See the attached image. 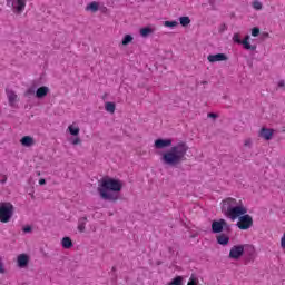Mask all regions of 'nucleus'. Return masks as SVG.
Masks as SVG:
<instances>
[{"label": "nucleus", "instance_id": "20e7f679", "mask_svg": "<svg viewBox=\"0 0 285 285\" xmlns=\"http://www.w3.org/2000/svg\"><path fill=\"white\" fill-rule=\"evenodd\" d=\"M14 215V206L10 203H2L0 205V222L2 224H8L12 216Z\"/></svg>", "mask_w": 285, "mask_h": 285}, {"label": "nucleus", "instance_id": "a211bd4d", "mask_svg": "<svg viewBox=\"0 0 285 285\" xmlns=\"http://www.w3.org/2000/svg\"><path fill=\"white\" fill-rule=\"evenodd\" d=\"M217 242L220 244V246H227V244L230 242V237H228L225 234H222L217 236Z\"/></svg>", "mask_w": 285, "mask_h": 285}, {"label": "nucleus", "instance_id": "c85d7f7f", "mask_svg": "<svg viewBox=\"0 0 285 285\" xmlns=\"http://www.w3.org/2000/svg\"><path fill=\"white\" fill-rule=\"evenodd\" d=\"M132 41V36L126 35L122 39V46H128Z\"/></svg>", "mask_w": 285, "mask_h": 285}, {"label": "nucleus", "instance_id": "473e14b6", "mask_svg": "<svg viewBox=\"0 0 285 285\" xmlns=\"http://www.w3.org/2000/svg\"><path fill=\"white\" fill-rule=\"evenodd\" d=\"M30 95H35V89L29 88V89L24 92V97H30Z\"/></svg>", "mask_w": 285, "mask_h": 285}, {"label": "nucleus", "instance_id": "c756f323", "mask_svg": "<svg viewBox=\"0 0 285 285\" xmlns=\"http://www.w3.org/2000/svg\"><path fill=\"white\" fill-rule=\"evenodd\" d=\"M252 37H259V28L255 27L252 29Z\"/></svg>", "mask_w": 285, "mask_h": 285}, {"label": "nucleus", "instance_id": "4c0bfd02", "mask_svg": "<svg viewBox=\"0 0 285 285\" xmlns=\"http://www.w3.org/2000/svg\"><path fill=\"white\" fill-rule=\"evenodd\" d=\"M0 273H6V268L3 267V262H1V257H0Z\"/></svg>", "mask_w": 285, "mask_h": 285}, {"label": "nucleus", "instance_id": "e433bc0d", "mask_svg": "<svg viewBox=\"0 0 285 285\" xmlns=\"http://www.w3.org/2000/svg\"><path fill=\"white\" fill-rule=\"evenodd\" d=\"M77 144H81V139H80V138H75V139L72 140V145H73V146H77Z\"/></svg>", "mask_w": 285, "mask_h": 285}, {"label": "nucleus", "instance_id": "dca6fc26", "mask_svg": "<svg viewBox=\"0 0 285 285\" xmlns=\"http://www.w3.org/2000/svg\"><path fill=\"white\" fill-rule=\"evenodd\" d=\"M18 266H20V268L28 266V255L21 254L18 256Z\"/></svg>", "mask_w": 285, "mask_h": 285}, {"label": "nucleus", "instance_id": "bb28decb", "mask_svg": "<svg viewBox=\"0 0 285 285\" xmlns=\"http://www.w3.org/2000/svg\"><path fill=\"white\" fill-rule=\"evenodd\" d=\"M252 8H254V10H262V8H264V4H262V2H259L258 0H254L252 3Z\"/></svg>", "mask_w": 285, "mask_h": 285}, {"label": "nucleus", "instance_id": "2eb2a0df", "mask_svg": "<svg viewBox=\"0 0 285 285\" xmlns=\"http://www.w3.org/2000/svg\"><path fill=\"white\" fill-rule=\"evenodd\" d=\"M49 90L50 89L48 87H40L36 91V97L38 99H43V97H46L48 95Z\"/></svg>", "mask_w": 285, "mask_h": 285}, {"label": "nucleus", "instance_id": "a878e982", "mask_svg": "<svg viewBox=\"0 0 285 285\" xmlns=\"http://www.w3.org/2000/svg\"><path fill=\"white\" fill-rule=\"evenodd\" d=\"M164 26H165V28H177V26H179V22H177V21H165Z\"/></svg>", "mask_w": 285, "mask_h": 285}, {"label": "nucleus", "instance_id": "f3484780", "mask_svg": "<svg viewBox=\"0 0 285 285\" xmlns=\"http://www.w3.org/2000/svg\"><path fill=\"white\" fill-rule=\"evenodd\" d=\"M20 141H21L22 146H27V148H30V146L35 145V139L30 136L22 137V139Z\"/></svg>", "mask_w": 285, "mask_h": 285}, {"label": "nucleus", "instance_id": "c9c22d12", "mask_svg": "<svg viewBox=\"0 0 285 285\" xmlns=\"http://www.w3.org/2000/svg\"><path fill=\"white\" fill-rule=\"evenodd\" d=\"M249 255H255V248L253 246H247Z\"/></svg>", "mask_w": 285, "mask_h": 285}, {"label": "nucleus", "instance_id": "a19ab883", "mask_svg": "<svg viewBox=\"0 0 285 285\" xmlns=\"http://www.w3.org/2000/svg\"><path fill=\"white\" fill-rule=\"evenodd\" d=\"M39 184H40V186H46V179L41 178V179L39 180Z\"/></svg>", "mask_w": 285, "mask_h": 285}, {"label": "nucleus", "instance_id": "37998d69", "mask_svg": "<svg viewBox=\"0 0 285 285\" xmlns=\"http://www.w3.org/2000/svg\"><path fill=\"white\" fill-rule=\"evenodd\" d=\"M216 0H209L210 6L215 3Z\"/></svg>", "mask_w": 285, "mask_h": 285}, {"label": "nucleus", "instance_id": "f704fd0d", "mask_svg": "<svg viewBox=\"0 0 285 285\" xmlns=\"http://www.w3.org/2000/svg\"><path fill=\"white\" fill-rule=\"evenodd\" d=\"M207 117H209V119H217V114H215V112H209V114L207 115Z\"/></svg>", "mask_w": 285, "mask_h": 285}, {"label": "nucleus", "instance_id": "f8f14e48", "mask_svg": "<svg viewBox=\"0 0 285 285\" xmlns=\"http://www.w3.org/2000/svg\"><path fill=\"white\" fill-rule=\"evenodd\" d=\"M207 60L209 63H216V61H228V56L225 53H216V55H209L207 57Z\"/></svg>", "mask_w": 285, "mask_h": 285}, {"label": "nucleus", "instance_id": "2f4dec72", "mask_svg": "<svg viewBox=\"0 0 285 285\" xmlns=\"http://www.w3.org/2000/svg\"><path fill=\"white\" fill-rule=\"evenodd\" d=\"M226 30H228V27H226V24H220L219 28H218V32H226Z\"/></svg>", "mask_w": 285, "mask_h": 285}, {"label": "nucleus", "instance_id": "cd10ccee", "mask_svg": "<svg viewBox=\"0 0 285 285\" xmlns=\"http://www.w3.org/2000/svg\"><path fill=\"white\" fill-rule=\"evenodd\" d=\"M197 284H199V278H197V277L195 276V274H193V275L190 276L189 282L187 283V285H197Z\"/></svg>", "mask_w": 285, "mask_h": 285}, {"label": "nucleus", "instance_id": "79ce46f5", "mask_svg": "<svg viewBox=\"0 0 285 285\" xmlns=\"http://www.w3.org/2000/svg\"><path fill=\"white\" fill-rule=\"evenodd\" d=\"M245 146H250V140H246Z\"/></svg>", "mask_w": 285, "mask_h": 285}, {"label": "nucleus", "instance_id": "c03bdc74", "mask_svg": "<svg viewBox=\"0 0 285 285\" xmlns=\"http://www.w3.org/2000/svg\"><path fill=\"white\" fill-rule=\"evenodd\" d=\"M202 83H203V85H206V83H208V81H202Z\"/></svg>", "mask_w": 285, "mask_h": 285}, {"label": "nucleus", "instance_id": "7c9ffc66", "mask_svg": "<svg viewBox=\"0 0 285 285\" xmlns=\"http://www.w3.org/2000/svg\"><path fill=\"white\" fill-rule=\"evenodd\" d=\"M8 181V176L0 174V184H6Z\"/></svg>", "mask_w": 285, "mask_h": 285}, {"label": "nucleus", "instance_id": "ea45409f", "mask_svg": "<svg viewBox=\"0 0 285 285\" xmlns=\"http://www.w3.org/2000/svg\"><path fill=\"white\" fill-rule=\"evenodd\" d=\"M281 246H282V248H285V234L281 238Z\"/></svg>", "mask_w": 285, "mask_h": 285}, {"label": "nucleus", "instance_id": "72a5a7b5", "mask_svg": "<svg viewBox=\"0 0 285 285\" xmlns=\"http://www.w3.org/2000/svg\"><path fill=\"white\" fill-rule=\"evenodd\" d=\"M23 233H32V227L31 226H26L22 228Z\"/></svg>", "mask_w": 285, "mask_h": 285}, {"label": "nucleus", "instance_id": "4468645a", "mask_svg": "<svg viewBox=\"0 0 285 285\" xmlns=\"http://www.w3.org/2000/svg\"><path fill=\"white\" fill-rule=\"evenodd\" d=\"M86 224H88V217H80L78 219V230L79 233H85L86 232Z\"/></svg>", "mask_w": 285, "mask_h": 285}, {"label": "nucleus", "instance_id": "7ed1b4c3", "mask_svg": "<svg viewBox=\"0 0 285 285\" xmlns=\"http://www.w3.org/2000/svg\"><path fill=\"white\" fill-rule=\"evenodd\" d=\"M121 188H124L121 180H117L115 178H102L98 187V193L101 199H105L106 202H117V199H119V195L115 193H121Z\"/></svg>", "mask_w": 285, "mask_h": 285}, {"label": "nucleus", "instance_id": "f03ea898", "mask_svg": "<svg viewBox=\"0 0 285 285\" xmlns=\"http://www.w3.org/2000/svg\"><path fill=\"white\" fill-rule=\"evenodd\" d=\"M220 210L227 219L235 222L237 217H242V215H246L248 213V208L244 205V202L237 200L233 197H227L220 203Z\"/></svg>", "mask_w": 285, "mask_h": 285}, {"label": "nucleus", "instance_id": "423d86ee", "mask_svg": "<svg viewBox=\"0 0 285 285\" xmlns=\"http://www.w3.org/2000/svg\"><path fill=\"white\" fill-rule=\"evenodd\" d=\"M233 41L234 43H238V45H242L243 48H245V50H252V51H255L257 50V46H253L250 45V36H246L243 40L242 38H239V33H235L233 36Z\"/></svg>", "mask_w": 285, "mask_h": 285}, {"label": "nucleus", "instance_id": "393cba45", "mask_svg": "<svg viewBox=\"0 0 285 285\" xmlns=\"http://www.w3.org/2000/svg\"><path fill=\"white\" fill-rule=\"evenodd\" d=\"M68 130L70 132V135H72L73 137H77V135H79V127H75L73 125L68 127Z\"/></svg>", "mask_w": 285, "mask_h": 285}, {"label": "nucleus", "instance_id": "5701e85b", "mask_svg": "<svg viewBox=\"0 0 285 285\" xmlns=\"http://www.w3.org/2000/svg\"><path fill=\"white\" fill-rule=\"evenodd\" d=\"M115 108H116L115 102L105 104V109L107 110V112H110L111 115H114Z\"/></svg>", "mask_w": 285, "mask_h": 285}, {"label": "nucleus", "instance_id": "b1692460", "mask_svg": "<svg viewBox=\"0 0 285 285\" xmlns=\"http://www.w3.org/2000/svg\"><path fill=\"white\" fill-rule=\"evenodd\" d=\"M180 26L186 28V26H190V18L189 17H180L179 18Z\"/></svg>", "mask_w": 285, "mask_h": 285}, {"label": "nucleus", "instance_id": "6ab92c4d", "mask_svg": "<svg viewBox=\"0 0 285 285\" xmlns=\"http://www.w3.org/2000/svg\"><path fill=\"white\" fill-rule=\"evenodd\" d=\"M87 12H98L99 11V2L94 1L91 3H89L86 7Z\"/></svg>", "mask_w": 285, "mask_h": 285}, {"label": "nucleus", "instance_id": "aec40b11", "mask_svg": "<svg viewBox=\"0 0 285 285\" xmlns=\"http://www.w3.org/2000/svg\"><path fill=\"white\" fill-rule=\"evenodd\" d=\"M153 32H155V30L150 27H145L140 29V36L144 38L148 37L149 35H153Z\"/></svg>", "mask_w": 285, "mask_h": 285}, {"label": "nucleus", "instance_id": "a18cd8bd", "mask_svg": "<svg viewBox=\"0 0 285 285\" xmlns=\"http://www.w3.org/2000/svg\"><path fill=\"white\" fill-rule=\"evenodd\" d=\"M112 271H117V268H116V267H112Z\"/></svg>", "mask_w": 285, "mask_h": 285}, {"label": "nucleus", "instance_id": "ddd939ff", "mask_svg": "<svg viewBox=\"0 0 285 285\" xmlns=\"http://www.w3.org/2000/svg\"><path fill=\"white\" fill-rule=\"evenodd\" d=\"M6 92H7L9 106H11V108H14V104H17V99H18L17 94L14 92V90H11V89H7Z\"/></svg>", "mask_w": 285, "mask_h": 285}, {"label": "nucleus", "instance_id": "58836bf2", "mask_svg": "<svg viewBox=\"0 0 285 285\" xmlns=\"http://www.w3.org/2000/svg\"><path fill=\"white\" fill-rule=\"evenodd\" d=\"M278 88H284L285 87V81L284 80H279L277 83Z\"/></svg>", "mask_w": 285, "mask_h": 285}, {"label": "nucleus", "instance_id": "9b49d317", "mask_svg": "<svg viewBox=\"0 0 285 285\" xmlns=\"http://www.w3.org/2000/svg\"><path fill=\"white\" fill-rule=\"evenodd\" d=\"M173 146V139H157L155 140V148L157 150H163V148H168Z\"/></svg>", "mask_w": 285, "mask_h": 285}, {"label": "nucleus", "instance_id": "4be33fe9", "mask_svg": "<svg viewBox=\"0 0 285 285\" xmlns=\"http://www.w3.org/2000/svg\"><path fill=\"white\" fill-rule=\"evenodd\" d=\"M167 285H184V277L183 276H176L174 279H171L170 283Z\"/></svg>", "mask_w": 285, "mask_h": 285}, {"label": "nucleus", "instance_id": "1a4fd4ad", "mask_svg": "<svg viewBox=\"0 0 285 285\" xmlns=\"http://www.w3.org/2000/svg\"><path fill=\"white\" fill-rule=\"evenodd\" d=\"M244 245H234L229 250V259H240L244 255Z\"/></svg>", "mask_w": 285, "mask_h": 285}, {"label": "nucleus", "instance_id": "39448f33", "mask_svg": "<svg viewBox=\"0 0 285 285\" xmlns=\"http://www.w3.org/2000/svg\"><path fill=\"white\" fill-rule=\"evenodd\" d=\"M236 226L240 230H248L249 228H253V216L248 214L238 216V222Z\"/></svg>", "mask_w": 285, "mask_h": 285}, {"label": "nucleus", "instance_id": "0eeeda50", "mask_svg": "<svg viewBox=\"0 0 285 285\" xmlns=\"http://www.w3.org/2000/svg\"><path fill=\"white\" fill-rule=\"evenodd\" d=\"M226 230L227 233L230 232V225L226 222V219L220 218L219 220H214L212 223V232L217 234Z\"/></svg>", "mask_w": 285, "mask_h": 285}, {"label": "nucleus", "instance_id": "6e6552de", "mask_svg": "<svg viewBox=\"0 0 285 285\" xmlns=\"http://www.w3.org/2000/svg\"><path fill=\"white\" fill-rule=\"evenodd\" d=\"M10 3L14 14H21L26 10V0H7V6Z\"/></svg>", "mask_w": 285, "mask_h": 285}, {"label": "nucleus", "instance_id": "412c9836", "mask_svg": "<svg viewBox=\"0 0 285 285\" xmlns=\"http://www.w3.org/2000/svg\"><path fill=\"white\" fill-rule=\"evenodd\" d=\"M61 244L62 248H72V239H70V237H63Z\"/></svg>", "mask_w": 285, "mask_h": 285}, {"label": "nucleus", "instance_id": "9d476101", "mask_svg": "<svg viewBox=\"0 0 285 285\" xmlns=\"http://www.w3.org/2000/svg\"><path fill=\"white\" fill-rule=\"evenodd\" d=\"M273 135H275V129L263 127L259 130V137H262V139H265V141H271V139H273Z\"/></svg>", "mask_w": 285, "mask_h": 285}, {"label": "nucleus", "instance_id": "f257e3e1", "mask_svg": "<svg viewBox=\"0 0 285 285\" xmlns=\"http://www.w3.org/2000/svg\"><path fill=\"white\" fill-rule=\"evenodd\" d=\"M186 153H188V145L180 141L177 145L170 147L169 150L161 154L160 160L165 166H171L175 168L183 161H186Z\"/></svg>", "mask_w": 285, "mask_h": 285}]
</instances>
